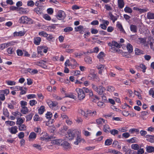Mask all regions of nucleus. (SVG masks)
Returning a JSON list of instances; mask_svg holds the SVG:
<instances>
[{
    "label": "nucleus",
    "instance_id": "obj_1",
    "mask_svg": "<svg viewBox=\"0 0 154 154\" xmlns=\"http://www.w3.org/2000/svg\"><path fill=\"white\" fill-rule=\"evenodd\" d=\"M91 87L95 91L100 95H102L106 90L105 88L101 85L98 86L94 84H92Z\"/></svg>",
    "mask_w": 154,
    "mask_h": 154
},
{
    "label": "nucleus",
    "instance_id": "obj_2",
    "mask_svg": "<svg viewBox=\"0 0 154 154\" xmlns=\"http://www.w3.org/2000/svg\"><path fill=\"white\" fill-rule=\"evenodd\" d=\"M30 22L31 23H33V21L26 16H22L19 20V23L22 24H27Z\"/></svg>",
    "mask_w": 154,
    "mask_h": 154
},
{
    "label": "nucleus",
    "instance_id": "obj_3",
    "mask_svg": "<svg viewBox=\"0 0 154 154\" xmlns=\"http://www.w3.org/2000/svg\"><path fill=\"white\" fill-rule=\"evenodd\" d=\"M75 91L78 94V99L79 100H83L85 97V95L82 89L77 88H76Z\"/></svg>",
    "mask_w": 154,
    "mask_h": 154
},
{
    "label": "nucleus",
    "instance_id": "obj_4",
    "mask_svg": "<svg viewBox=\"0 0 154 154\" xmlns=\"http://www.w3.org/2000/svg\"><path fill=\"white\" fill-rule=\"evenodd\" d=\"M66 17L65 12L62 10L58 11L57 14V17L59 20H63Z\"/></svg>",
    "mask_w": 154,
    "mask_h": 154
},
{
    "label": "nucleus",
    "instance_id": "obj_5",
    "mask_svg": "<svg viewBox=\"0 0 154 154\" xmlns=\"http://www.w3.org/2000/svg\"><path fill=\"white\" fill-rule=\"evenodd\" d=\"M108 45L111 47V48L113 50L115 49V47L117 48H121L120 45L117 42L115 41L109 42L108 43Z\"/></svg>",
    "mask_w": 154,
    "mask_h": 154
},
{
    "label": "nucleus",
    "instance_id": "obj_6",
    "mask_svg": "<svg viewBox=\"0 0 154 154\" xmlns=\"http://www.w3.org/2000/svg\"><path fill=\"white\" fill-rule=\"evenodd\" d=\"M75 132L74 131L71 129L69 130L67 132V135L66 137L69 140L73 139L75 137Z\"/></svg>",
    "mask_w": 154,
    "mask_h": 154
},
{
    "label": "nucleus",
    "instance_id": "obj_7",
    "mask_svg": "<svg viewBox=\"0 0 154 154\" xmlns=\"http://www.w3.org/2000/svg\"><path fill=\"white\" fill-rule=\"evenodd\" d=\"M97 115V112L94 110L93 111L91 110H87L86 111V114L85 116V119H87L88 116L94 117Z\"/></svg>",
    "mask_w": 154,
    "mask_h": 154
},
{
    "label": "nucleus",
    "instance_id": "obj_8",
    "mask_svg": "<svg viewBox=\"0 0 154 154\" xmlns=\"http://www.w3.org/2000/svg\"><path fill=\"white\" fill-rule=\"evenodd\" d=\"M65 150H69L71 148V146L69 143L66 141H63L61 144Z\"/></svg>",
    "mask_w": 154,
    "mask_h": 154
},
{
    "label": "nucleus",
    "instance_id": "obj_9",
    "mask_svg": "<svg viewBox=\"0 0 154 154\" xmlns=\"http://www.w3.org/2000/svg\"><path fill=\"white\" fill-rule=\"evenodd\" d=\"M47 103L49 107L52 109L55 107L58 104V103L57 102L53 101L50 100L48 101Z\"/></svg>",
    "mask_w": 154,
    "mask_h": 154
},
{
    "label": "nucleus",
    "instance_id": "obj_10",
    "mask_svg": "<svg viewBox=\"0 0 154 154\" xmlns=\"http://www.w3.org/2000/svg\"><path fill=\"white\" fill-rule=\"evenodd\" d=\"M47 64L48 63L46 61L44 60H40L39 62L38 63L37 65L44 69H47Z\"/></svg>",
    "mask_w": 154,
    "mask_h": 154
},
{
    "label": "nucleus",
    "instance_id": "obj_11",
    "mask_svg": "<svg viewBox=\"0 0 154 154\" xmlns=\"http://www.w3.org/2000/svg\"><path fill=\"white\" fill-rule=\"evenodd\" d=\"M36 137V134L34 132H31L29 137V140L30 141L34 140Z\"/></svg>",
    "mask_w": 154,
    "mask_h": 154
},
{
    "label": "nucleus",
    "instance_id": "obj_12",
    "mask_svg": "<svg viewBox=\"0 0 154 154\" xmlns=\"http://www.w3.org/2000/svg\"><path fill=\"white\" fill-rule=\"evenodd\" d=\"M17 127L16 126L11 127L9 128V131L13 134H16L18 131Z\"/></svg>",
    "mask_w": 154,
    "mask_h": 154
},
{
    "label": "nucleus",
    "instance_id": "obj_13",
    "mask_svg": "<svg viewBox=\"0 0 154 154\" xmlns=\"http://www.w3.org/2000/svg\"><path fill=\"white\" fill-rule=\"evenodd\" d=\"M104 66L102 64L98 65L96 66V68L98 70V73L102 75V72L103 70Z\"/></svg>",
    "mask_w": 154,
    "mask_h": 154
},
{
    "label": "nucleus",
    "instance_id": "obj_14",
    "mask_svg": "<svg viewBox=\"0 0 154 154\" xmlns=\"http://www.w3.org/2000/svg\"><path fill=\"white\" fill-rule=\"evenodd\" d=\"M146 137L148 138L146 139V140L148 141L151 143L154 142V135H147Z\"/></svg>",
    "mask_w": 154,
    "mask_h": 154
},
{
    "label": "nucleus",
    "instance_id": "obj_15",
    "mask_svg": "<svg viewBox=\"0 0 154 154\" xmlns=\"http://www.w3.org/2000/svg\"><path fill=\"white\" fill-rule=\"evenodd\" d=\"M42 41L41 38L40 37H35L34 38L33 42L35 45H38L40 44Z\"/></svg>",
    "mask_w": 154,
    "mask_h": 154
},
{
    "label": "nucleus",
    "instance_id": "obj_16",
    "mask_svg": "<svg viewBox=\"0 0 154 154\" xmlns=\"http://www.w3.org/2000/svg\"><path fill=\"white\" fill-rule=\"evenodd\" d=\"M109 15L110 17V19L112 20L113 23H114L117 20L119 17L118 16H115L112 15L111 12H109Z\"/></svg>",
    "mask_w": 154,
    "mask_h": 154
},
{
    "label": "nucleus",
    "instance_id": "obj_17",
    "mask_svg": "<svg viewBox=\"0 0 154 154\" xmlns=\"http://www.w3.org/2000/svg\"><path fill=\"white\" fill-rule=\"evenodd\" d=\"M146 149V152L149 153L154 152V146H147Z\"/></svg>",
    "mask_w": 154,
    "mask_h": 154
},
{
    "label": "nucleus",
    "instance_id": "obj_18",
    "mask_svg": "<svg viewBox=\"0 0 154 154\" xmlns=\"http://www.w3.org/2000/svg\"><path fill=\"white\" fill-rule=\"evenodd\" d=\"M130 29L133 32L136 33L137 31V28L136 26L131 24L130 26Z\"/></svg>",
    "mask_w": 154,
    "mask_h": 154
},
{
    "label": "nucleus",
    "instance_id": "obj_19",
    "mask_svg": "<svg viewBox=\"0 0 154 154\" xmlns=\"http://www.w3.org/2000/svg\"><path fill=\"white\" fill-rule=\"evenodd\" d=\"M138 140L137 138L135 137H133L131 138L128 140L127 141L128 142L130 143H137L138 142Z\"/></svg>",
    "mask_w": 154,
    "mask_h": 154
},
{
    "label": "nucleus",
    "instance_id": "obj_20",
    "mask_svg": "<svg viewBox=\"0 0 154 154\" xmlns=\"http://www.w3.org/2000/svg\"><path fill=\"white\" fill-rule=\"evenodd\" d=\"M12 114L14 116L15 118H17V119L20 117L22 116V114L20 112L18 111L13 112Z\"/></svg>",
    "mask_w": 154,
    "mask_h": 154
},
{
    "label": "nucleus",
    "instance_id": "obj_21",
    "mask_svg": "<svg viewBox=\"0 0 154 154\" xmlns=\"http://www.w3.org/2000/svg\"><path fill=\"white\" fill-rule=\"evenodd\" d=\"M118 4L119 7L120 8H123L125 5V3L123 0H118Z\"/></svg>",
    "mask_w": 154,
    "mask_h": 154
},
{
    "label": "nucleus",
    "instance_id": "obj_22",
    "mask_svg": "<svg viewBox=\"0 0 154 154\" xmlns=\"http://www.w3.org/2000/svg\"><path fill=\"white\" fill-rule=\"evenodd\" d=\"M75 30L76 31H80L81 33H83L84 32V29L82 26L80 25L75 28Z\"/></svg>",
    "mask_w": 154,
    "mask_h": 154
},
{
    "label": "nucleus",
    "instance_id": "obj_23",
    "mask_svg": "<svg viewBox=\"0 0 154 154\" xmlns=\"http://www.w3.org/2000/svg\"><path fill=\"white\" fill-rule=\"evenodd\" d=\"M126 48L129 53H131L133 51V47L132 45L130 43H128L127 45Z\"/></svg>",
    "mask_w": 154,
    "mask_h": 154
},
{
    "label": "nucleus",
    "instance_id": "obj_24",
    "mask_svg": "<svg viewBox=\"0 0 154 154\" xmlns=\"http://www.w3.org/2000/svg\"><path fill=\"white\" fill-rule=\"evenodd\" d=\"M24 34V32L22 31H20L18 32H15L14 33V36H22Z\"/></svg>",
    "mask_w": 154,
    "mask_h": 154
},
{
    "label": "nucleus",
    "instance_id": "obj_25",
    "mask_svg": "<svg viewBox=\"0 0 154 154\" xmlns=\"http://www.w3.org/2000/svg\"><path fill=\"white\" fill-rule=\"evenodd\" d=\"M137 69H139V67L143 69L142 71L143 72H145V70L146 69V66L143 64H140V66H136Z\"/></svg>",
    "mask_w": 154,
    "mask_h": 154
},
{
    "label": "nucleus",
    "instance_id": "obj_26",
    "mask_svg": "<svg viewBox=\"0 0 154 154\" xmlns=\"http://www.w3.org/2000/svg\"><path fill=\"white\" fill-rule=\"evenodd\" d=\"M29 112V109L26 106H23L22 107L21 112L23 114H26Z\"/></svg>",
    "mask_w": 154,
    "mask_h": 154
},
{
    "label": "nucleus",
    "instance_id": "obj_27",
    "mask_svg": "<svg viewBox=\"0 0 154 154\" xmlns=\"http://www.w3.org/2000/svg\"><path fill=\"white\" fill-rule=\"evenodd\" d=\"M19 130L20 131H24L26 130V126L24 124H21L18 126Z\"/></svg>",
    "mask_w": 154,
    "mask_h": 154
},
{
    "label": "nucleus",
    "instance_id": "obj_28",
    "mask_svg": "<svg viewBox=\"0 0 154 154\" xmlns=\"http://www.w3.org/2000/svg\"><path fill=\"white\" fill-rule=\"evenodd\" d=\"M27 71L32 74H35L38 73V71L36 69H32L30 68L27 69Z\"/></svg>",
    "mask_w": 154,
    "mask_h": 154
},
{
    "label": "nucleus",
    "instance_id": "obj_29",
    "mask_svg": "<svg viewBox=\"0 0 154 154\" xmlns=\"http://www.w3.org/2000/svg\"><path fill=\"white\" fill-rule=\"evenodd\" d=\"M65 97H69L73 99H75L76 97L74 96L73 93L65 94Z\"/></svg>",
    "mask_w": 154,
    "mask_h": 154
},
{
    "label": "nucleus",
    "instance_id": "obj_30",
    "mask_svg": "<svg viewBox=\"0 0 154 154\" xmlns=\"http://www.w3.org/2000/svg\"><path fill=\"white\" fill-rule=\"evenodd\" d=\"M85 60V62L88 64H91L92 63V59L89 57H86Z\"/></svg>",
    "mask_w": 154,
    "mask_h": 154
},
{
    "label": "nucleus",
    "instance_id": "obj_31",
    "mask_svg": "<svg viewBox=\"0 0 154 154\" xmlns=\"http://www.w3.org/2000/svg\"><path fill=\"white\" fill-rule=\"evenodd\" d=\"M96 122L98 124H102L105 123V120L102 118H99L97 119L96 120Z\"/></svg>",
    "mask_w": 154,
    "mask_h": 154
},
{
    "label": "nucleus",
    "instance_id": "obj_32",
    "mask_svg": "<svg viewBox=\"0 0 154 154\" xmlns=\"http://www.w3.org/2000/svg\"><path fill=\"white\" fill-rule=\"evenodd\" d=\"M45 110V106H41L38 110L39 114L41 115L42 114Z\"/></svg>",
    "mask_w": 154,
    "mask_h": 154
},
{
    "label": "nucleus",
    "instance_id": "obj_33",
    "mask_svg": "<svg viewBox=\"0 0 154 154\" xmlns=\"http://www.w3.org/2000/svg\"><path fill=\"white\" fill-rule=\"evenodd\" d=\"M82 138L81 136L78 135L77 136L76 138V141L74 142L75 144L77 145L79 143H80L81 140Z\"/></svg>",
    "mask_w": 154,
    "mask_h": 154
},
{
    "label": "nucleus",
    "instance_id": "obj_34",
    "mask_svg": "<svg viewBox=\"0 0 154 154\" xmlns=\"http://www.w3.org/2000/svg\"><path fill=\"white\" fill-rule=\"evenodd\" d=\"M147 18L149 19H154V13H148L147 15Z\"/></svg>",
    "mask_w": 154,
    "mask_h": 154
},
{
    "label": "nucleus",
    "instance_id": "obj_35",
    "mask_svg": "<svg viewBox=\"0 0 154 154\" xmlns=\"http://www.w3.org/2000/svg\"><path fill=\"white\" fill-rule=\"evenodd\" d=\"M124 10L126 13H131L132 12V9L128 7H126L124 8Z\"/></svg>",
    "mask_w": 154,
    "mask_h": 154
},
{
    "label": "nucleus",
    "instance_id": "obj_36",
    "mask_svg": "<svg viewBox=\"0 0 154 154\" xmlns=\"http://www.w3.org/2000/svg\"><path fill=\"white\" fill-rule=\"evenodd\" d=\"M112 139H107L105 142V145L109 146L112 143Z\"/></svg>",
    "mask_w": 154,
    "mask_h": 154
},
{
    "label": "nucleus",
    "instance_id": "obj_37",
    "mask_svg": "<svg viewBox=\"0 0 154 154\" xmlns=\"http://www.w3.org/2000/svg\"><path fill=\"white\" fill-rule=\"evenodd\" d=\"M117 26L121 31L125 32V31L123 29L122 24L120 23L119 22H117Z\"/></svg>",
    "mask_w": 154,
    "mask_h": 154
},
{
    "label": "nucleus",
    "instance_id": "obj_38",
    "mask_svg": "<svg viewBox=\"0 0 154 154\" xmlns=\"http://www.w3.org/2000/svg\"><path fill=\"white\" fill-rule=\"evenodd\" d=\"M131 148L132 149L135 150H138L139 148V146L137 144H132L131 145Z\"/></svg>",
    "mask_w": 154,
    "mask_h": 154
},
{
    "label": "nucleus",
    "instance_id": "obj_39",
    "mask_svg": "<svg viewBox=\"0 0 154 154\" xmlns=\"http://www.w3.org/2000/svg\"><path fill=\"white\" fill-rule=\"evenodd\" d=\"M24 120L23 119L20 117L17 119V121L16 122V124L17 125H20L22 124L23 123Z\"/></svg>",
    "mask_w": 154,
    "mask_h": 154
},
{
    "label": "nucleus",
    "instance_id": "obj_40",
    "mask_svg": "<svg viewBox=\"0 0 154 154\" xmlns=\"http://www.w3.org/2000/svg\"><path fill=\"white\" fill-rule=\"evenodd\" d=\"M109 132L111 134L113 135H115L118 134L119 132L116 129H112L110 130Z\"/></svg>",
    "mask_w": 154,
    "mask_h": 154
},
{
    "label": "nucleus",
    "instance_id": "obj_41",
    "mask_svg": "<svg viewBox=\"0 0 154 154\" xmlns=\"http://www.w3.org/2000/svg\"><path fill=\"white\" fill-rule=\"evenodd\" d=\"M63 141L61 139H58L55 140L53 141L54 143L57 144V145H61V144Z\"/></svg>",
    "mask_w": 154,
    "mask_h": 154
},
{
    "label": "nucleus",
    "instance_id": "obj_42",
    "mask_svg": "<svg viewBox=\"0 0 154 154\" xmlns=\"http://www.w3.org/2000/svg\"><path fill=\"white\" fill-rule=\"evenodd\" d=\"M109 127L108 125H105L104 126L103 130L105 132L108 133L109 132Z\"/></svg>",
    "mask_w": 154,
    "mask_h": 154
},
{
    "label": "nucleus",
    "instance_id": "obj_43",
    "mask_svg": "<svg viewBox=\"0 0 154 154\" xmlns=\"http://www.w3.org/2000/svg\"><path fill=\"white\" fill-rule=\"evenodd\" d=\"M139 131V130L137 129L132 128L130 129L129 131L131 134H134V132L138 133Z\"/></svg>",
    "mask_w": 154,
    "mask_h": 154
},
{
    "label": "nucleus",
    "instance_id": "obj_44",
    "mask_svg": "<svg viewBox=\"0 0 154 154\" xmlns=\"http://www.w3.org/2000/svg\"><path fill=\"white\" fill-rule=\"evenodd\" d=\"M107 90L109 91L112 92L115 90V88L111 86H109L107 87Z\"/></svg>",
    "mask_w": 154,
    "mask_h": 154
},
{
    "label": "nucleus",
    "instance_id": "obj_45",
    "mask_svg": "<svg viewBox=\"0 0 154 154\" xmlns=\"http://www.w3.org/2000/svg\"><path fill=\"white\" fill-rule=\"evenodd\" d=\"M78 112L79 113L82 115L85 119V116L86 114V112H85L82 109H80L78 110Z\"/></svg>",
    "mask_w": 154,
    "mask_h": 154
},
{
    "label": "nucleus",
    "instance_id": "obj_46",
    "mask_svg": "<svg viewBox=\"0 0 154 154\" xmlns=\"http://www.w3.org/2000/svg\"><path fill=\"white\" fill-rule=\"evenodd\" d=\"M52 116V114L51 112H48L46 114V117L48 119H50Z\"/></svg>",
    "mask_w": 154,
    "mask_h": 154
},
{
    "label": "nucleus",
    "instance_id": "obj_47",
    "mask_svg": "<svg viewBox=\"0 0 154 154\" xmlns=\"http://www.w3.org/2000/svg\"><path fill=\"white\" fill-rule=\"evenodd\" d=\"M37 103V102L35 100H32L29 101V104L31 106H33Z\"/></svg>",
    "mask_w": 154,
    "mask_h": 154
},
{
    "label": "nucleus",
    "instance_id": "obj_48",
    "mask_svg": "<svg viewBox=\"0 0 154 154\" xmlns=\"http://www.w3.org/2000/svg\"><path fill=\"white\" fill-rule=\"evenodd\" d=\"M38 34L41 36H42L45 37H46L48 35L44 31H42L39 32Z\"/></svg>",
    "mask_w": 154,
    "mask_h": 154
},
{
    "label": "nucleus",
    "instance_id": "obj_49",
    "mask_svg": "<svg viewBox=\"0 0 154 154\" xmlns=\"http://www.w3.org/2000/svg\"><path fill=\"white\" fill-rule=\"evenodd\" d=\"M97 76L96 74L93 73H90L88 76V78H90L91 79H94L96 78Z\"/></svg>",
    "mask_w": 154,
    "mask_h": 154
},
{
    "label": "nucleus",
    "instance_id": "obj_50",
    "mask_svg": "<svg viewBox=\"0 0 154 154\" xmlns=\"http://www.w3.org/2000/svg\"><path fill=\"white\" fill-rule=\"evenodd\" d=\"M135 53L136 55H140L143 54V51L139 49L138 48H136L135 50Z\"/></svg>",
    "mask_w": 154,
    "mask_h": 154
},
{
    "label": "nucleus",
    "instance_id": "obj_51",
    "mask_svg": "<svg viewBox=\"0 0 154 154\" xmlns=\"http://www.w3.org/2000/svg\"><path fill=\"white\" fill-rule=\"evenodd\" d=\"M20 103L21 107L23 106H25L27 105V102L24 100L21 101L20 102Z\"/></svg>",
    "mask_w": 154,
    "mask_h": 154
},
{
    "label": "nucleus",
    "instance_id": "obj_52",
    "mask_svg": "<svg viewBox=\"0 0 154 154\" xmlns=\"http://www.w3.org/2000/svg\"><path fill=\"white\" fill-rule=\"evenodd\" d=\"M73 29L72 27H68L64 29V31L66 32H68L72 30Z\"/></svg>",
    "mask_w": 154,
    "mask_h": 154
},
{
    "label": "nucleus",
    "instance_id": "obj_53",
    "mask_svg": "<svg viewBox=\"0 0 154 154\" xmlns=\"http://www.w3.org/2000/svg\"><path fill=\"white\" fill-rule=\"evenodd\" d=\"M33 116V114L32 113H30L26 116V121L30 120L32 119Z\"/></svg>",
    "mask_w": 154,
    "mask_h": 154
},
{
    "label": "nucleus",
    "instance_id": "obj_54",
    "mask_svg": "<svg viewBox=\"0 0 154 154\" xmlns=\"http://www.w3.org/2000/svg\"><path fill=\"white\" fill-rule=\"evenodd\" d=\"M5 98L4 94L0 91V100L4 101Z\"/></svg>",
    "mask_w": 154,
    "mask_h": 154
},
{
    "label": "nucleus",
    "instance_id": "obj_55",
    "mask_svg": "<svg viewBox=\"0 0 154 154\" xmlns=\"http://www.w3.org/2000/svg\"><path fill=\"white\" fill-rule=\"evenodd\" d=\"M34 3L32 1H29L27 2V5L28 6L32 7L34 5Z\"/></svg>",
    "mask_w": 154,
    "mask_h": 154
},
{
    "label": "nucleus",
    "instance_id": "obj_56",
    "mask_svg": "<svg viewBox=\"0 0 154 154\" xmlns=\"http://www.w3.org/2000/svg\"><path fill=\"white\" fill-rule=\"evenodd\" d=\"M6 82L8 85H15L16 83L15 82L11 81H6Z\"/></svg>",
    "mask_w": 154,
    "mask_h": 154
},
{
    "label": "nucleus",
    "instance_id": "obj_57",
    "mask_svg": "<svg viewBox=\"0 0 154 154\" xmlns=\"http://www.w3.org/2000/svg\"><path fill=\"white\" fill-rule=\"evenodd\" d=\"M43 18L47 20H50L51 18L50 17L48 14H45L43 16Z\"/></svg>",
    "mask_w": 154,
    "mask_h": 154
},
{
    "label": "nucleus",
    "instance_id": "obj_58",
    "mask_svg": "<svg viewBox=\"0 0 154 154\" xmlns=\"http://www.w3.org/2000/svg\"><path fill=\"white\" fill-rule=\"evenodd\" d=\"M130 136V134L128 132H125L123 133L122 134V136L125 138H128Z\"/></svg>",
    "mask_w": 154,
    "mask_h": 154
},
{
    "label": "nucleus",
    "instance_id": "obj_59",
    "mask_svg": "<svg viewBox=\"0 0 154 154\" xmlns=\"http://www.w3.org/2000/svg\"><path fill=\"white\" fill-rule=\"evenodd\" d=\"M33 146L35 148H36V149L39 150H41L42 149L41 146L40 145L37 144H33Z\"/></svg>",
    "mask_w": 154,
    "mask_h": 154
},
{
    "label": "nucleus",
    "instance_id": "obj_60",
    "mask_svg": "<svg viewBox=\"0 0 154 154\" xmlns=\"http://www.w3.org/2000/svg\"><path fill=\"white\" fill-rule=\"evenodd\" d=\"M7 51L8 53L10 54H12L14 52V50H13V48L11 47L8 48Z\"/></svg>",
    "mask_w": 154,
    "mask_h": 154
},
{
    "label": "nucleus",
    "instance_id": "obj_61",
    "mask_svg": "<svg viewBox=\"0 0 154 154\" xmlns=\"http://www.w3.org/2000/svg\"><path fill=\"white\" fill-rule=\"evenodd\" d=\"M27 97L28 99H30L35 98L36 95L34 94H30L28 95L27 96Z\"/></svg>",
    "mask_w": 154,
    "mask_h": 154
},
{
    "label": "nucleus",
    "instance_id": "obj_62",
    "mask_svg": "<svg viewBox=\"0 0 154 154\" xmlns=\"http://www.w3.org/2000/svg\"><path fill=\"white\" fill-rule=\"evenodd\" d=\"M53 96L54 99L57 100H60L62 99L61 97L58 96L55 94H53Z\"/></svg>",
    "mask_w": 154,
    "mask_h": 154
},
{
    "label": "nucleus",
    "instance_id": "obj_63",
    "mask_svg": "<svg viewBox=\"0 0 154 154\" xmlns=\"http://www.w3.org/2000/svg\"><path fill=\"white\" fill-rule=\"evenodd\" d=\"M5 123L10 125L11 126L14 125L15 124L14 122L12 121H7L5 122Z\"/></svg>",
    "mask_w": 154,
    "mask_h": 154
},
{
    "label": "nucleus",
    "instance_id": "obj_64",
    "mask_svg": "<svg viewBox=\"0 0 154 154\" xmlns=\"http://www.w3.org/2000/svg\"><path fill=\"white\" fill-rule=\"evenodd\" d=\"M149 94L150 95H152L153 97H154V89L151 88L149 91Z\"/></svg>",
    "mask_w": 154,
    "mask_h": 154
}]
</instances>
